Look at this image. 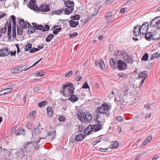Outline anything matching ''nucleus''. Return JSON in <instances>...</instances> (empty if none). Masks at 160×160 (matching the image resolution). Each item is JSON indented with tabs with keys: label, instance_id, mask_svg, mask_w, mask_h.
I'll return each mask as SVG.
<instances>
[{
	"label": "nucleus",
	"instance_id": "nucleus-1",
	"mask_svg": "<svg viewBox=\"0 0 160 160\" xmlns=\"http://www.w3.org/2000/svg\"><path fill=\"white\" fill-rule=\"evenodd\" d=\"M63 90L61 93H63L65 97H70L73 94L75 88L73 87V84L70 83H67L63 85Z\"/></svg>",
	"mask_w": 160,
	"mask_h": 160
},
{
	"label": "nucleus",
	"instance_id": "nucleus-2",
	"mask_svg": "<svg viewBox=\"0 0 160 160\" xmlns=\"http://www.w3.org/2000/svg\"><path fill=\"white\" fill-rule=\"evenodd\" d=\"M111 108H109L108 104L106 102L103 103L100 107H98L96 111L98 113L103 114L106 116L108 117L110 115L109 110H110Z\"/></svg>",
	"mask_w": 160,
	"mask_h": 160
},
{
	"label": "nucleus",
	"instance_id": "nucleus-3",
	"mask_svg": "<svg viewBox=\"0 0 160 160\" xmlns=\"http://www.w3.org/2000/svg\"><path fill=\"white\" fill-rule=\"evenodd\" d=\"M36 11L38 12H48L50 10L49 6L46 4H43L40 6V7H37Z\"/></svg>",
	"mask_w": 160,
	"mask_h": 160
},
{
	"label": "nucleus",
	"instance_id": "nucleus-4",
	"mask_svg": "<svg viewBox=\"0 0 160 160\" xmlns=\"http://www.w3.org/2000/svg\"><path fill=\"white\" fill-rule=\"evenodd\" d=\"M117 67L120 70H125L127 68V64L121 60H118L117 62Z\"/></svg>",
	"mask_w": 160,
	"mask_h": 160
},
{
	"label": "nucleus",
	"instance_id": "nucleus-5",
	"mask_svg": "<svg viewBox=\"0 0 160 160\" xmlns=\"http://www.w3.org/2000/svg\"><path fill=\"white\" fill-rule=\"evenodd\" d=\"M46 138V136L43 138H40L39 140H38V141H36V142H35V141L32 142V141L29 142H27V143L26 144V145L27 146H28L30 144L32 143H33V146L34 147L35 150H38V149L40 147V145L38 144V143L40 142L41 140L42 139H44Z\"/></svg>",
	"mask_w": 160,
	"mask_h": 160
},
{
	"label": "nucleus",
	"instance_id": "nucleus-6",
	"mask_svg": "<svg viewBox=\"0 0 160 160\" xmlns=\"http://www.w3.org/2000/svg\"><path fill=\"white\" fill-rule=\"evenodd\" d=\"M149 27V23L148 22H144L140 27V29L142 31V35H144L148 30Z\"/></svg>",
	"mask_w": 160,
	"mask_h": 160
},
{
	"label": "nucleus",
	"instance_id": "nucleus-7",
	"mask_svg": "<svg viewBox=\"0 0 160 160\" xmlns=\"http://www.w3.org/2000/svg\"><path fill=\"white\" fill-rule=\"evenodd\" d=\"M140 28V26L138 25H136L134 27L133 32L134 36L137 37L139 34L140 35H142V32Z\"/></svg>",
	"mask_w": 160,
	"mask_h": 160
},
{
	"label": "nucleus",
	"instance_id": "nucleus-8",
	"mask_svg": "<svg viewBox=\"0 0 160 160\" xmlns=\"http://www.w3.org/2000/svg\"><path fill=\"white\" fill-rule=\"evenodd\" d=\"M123 58L124 61L127 63L132 64L134 62L133 59L127 53L123 55Z\"/></svg>",
	"mask_w": 160,
	"mask_h": 160
},
{
	"label": "nucleus",
	"instance_id": "nucleus-9",
	"mask_svg": "<svg viewBox=\"0 0 160 160\" xmlns=\"http://www.w3.org/2000/svg\"><path fill=\"white\" fill-rule=\"evenodd\" d=\"M8 48H5L2 49H0V57H3L7 56L9 53Z\"/></svg>",
	"mask_w": 160,
	"mask_h": 160
},
{
	"label": "nucleus",
	"instance_id": "nucleus-10",
	"mask_svg": "<svg viewBox=\"0 0 160 160\" xmlns=\"http://www.w3.org/2000/svg\"><path fill=\"white\" fill-rule=\"evenodd\" d=\"M29 8L32 9L36 11L38 6L36 4V1L35 0H30L29 3Z\"/></svg>",
	"mask_w": 160,
	"mask_h": 160
},
{
	"label": "nucleus",
	"instance_id": "nucleus-11",
	"mask_svg": "<svg viewBox=\"0 0 160 160\" xmlns=\"http://www.w3.org/2000/svg\"><path fill=\"white\" fill-rule=\"evenodd\" d=\"M145 34H146L145 36V38L148 41H150L151 38H152L153 40H159L160 39V37H158L156 38H153V35L151 32H149L147 33H146Z\"/></svg>",
	"mask_w": 160,
	"mask_h": 160
},
{
	"label": "nucleus",
	"instance_id": "nucleus-12",
	"mask_svg": "<svg viewBox=\"0 0 160 160\" xmlns=\"http://www.w3.org/2000/svg\"><path fill=\"white\" fill-rule=\"evenodd\" d=\"M64 2L65 7L67 8H74V4L73 2L70 1L69 0H63Z\"/></svg>",
	"mask_w": 160,
	"mask_h": 160
},
{
	"label": "nucleus",
	"instance_id": "nucleus-13",
	"mask_svg": "<svg viewBox=\"0 0 160 160\" xmlns=\"http://www.w3.org/2000/svg\"><path fill=\"white\" fill-rule=\"evenodd\" d=\"M86 113H84L82 110H80L78 112V116L79 119L80 120H83L85 119V117Z\"/></svg>",
	"mask_w": 160,
	"mask_h": 160
},
{
	"label": "nucleus",
	"instance_id": "nucleus-14",
	"mask_svg": "<svg viewBox=\"0 0 160 160\" xmlns=\"http://www.w3.org/2000/svg\"><path fill=\"white\" fill-rule=\"evenodd\" d=\"M32 24L33 26H32L31 25V27H29L28 28V33H30V34L36 31L35 25H36V23L33 22L32 23Z\"/></svg>",
	"mask_w": 160,
	"mask_h": 160
},
{
	"label": "nucleus",
	"instance_id": "nucleus-15",
	"mask_svg": "<svg viewBox=\"0 0 160 160\" xmlns=\"http://www.w3.org/2000/svg\"><path fill=\"white\" fill-rule=\"evenodd\" d=\"M158 18L159 17L155 18L151 21L150 24V26L151 27L154 28V27H156Z\"/></svg>",
	"mask_w": 160,
	"mask_h": 160
},
{
	"label": "nucleus",
	"instance_id": "nucleus-16",
	"mask_svg": "<svg viewBox=\"0 0 160 160\" xmlns=\"http://www.w3.org/2000/svg\"><path fill=\"white\" fill-rule=\"evenodd\" d=\"M40 125H38L36 128H35L32 131V136H37L39 135L41 132L40 129L39 128Z\"/></svg>",
	"mask_w": 160,
	"mask_h": 160
},
{
	"label": "nucleus",
	"instance_id": "nucleus-17",
	"mask_svg": "<svg viewBox=\"0 0 160 160\" xmlns=\"http://www.w3.org/2000/svg\"><path fill=\"white\" fill-rule=\"evenodd\" d=\"M92 118V116L90 113L87 112L85 115V119L84 120L86 121L87 122H91Z\"/></svg>",
	"mask_w": 160,
	"mask_h": 160
},
{
	"label": "nucleus",
	"instance_id": "nucleus-18",
	"mask_svg": "<svg viewBox=\"0 0 160 160\" xmlns=\"http://www.w3.org/2000/svg\"><path fill=\"white\" fill-rule=\"evenodd\" d=\"M86 137L85 135L79 134L76 136L75 140L77 142H80L83 140Z\"/></svg>",
	"mask_w": 160,
	"mask_h": 160
},
{
	"label": "nucleus",
	"instance_id": "nucleus-19",
	"mask_svg": "<svg viewBox=\"0 0 160 160\" xmlns=\"http://www.w3.org/2000/svg\"><path fill=\"white\" fill-rule=\"evenodd\" d=\"M25 134V130L22 127H20L18 130L15 132V134L17 136Z\"/></svg>",
	"mask_w": 160,
	"mask_h": 160
},
{
	"label": "nucleus",
	"instance_id": "nucleus-20",
	"mask_svg": "<svg viewBox=\"0 0 160 160\" xmlns=\"http://www.w3.org/2000/svg\"><path fill=\"white\" fill-rule=\"evenodd\" d=\"M19 25L21 27L22 29H24L26 28V23L23 19H19Z\"/></svg>",
	"mask_w": 160,
	"mask_h": 160
},
{
	"label": "nucleus",
	"instance_id": "nucleus-21",
	"mask_svg": "<svg viewBox=\"0 0 160 160\" xmlns=\"http://www.w3.org/2000/svg\"><path fill=\"white\" fill-rule=\"evenodd\" d=\"M148 76V74L147 72L145 71H143L142 72H140L138 75V77L139 78L146 79Z\"/></svg>",
	"mask_w": 160,
	"mask_h": 160
},
{
	"label": "nucleus",
	"instance_id": "nucleus-22",
	"mask_svg": "<svg viewBox=\"0 0 160 160\" xmlns=\"http://www.w3.org/2000/svg\"><path fill=\"white\" fill-rule=\"evenodd\" d=\"M47 114L49 117H52L53 115V111L51 107L48 106L47 108Z\"/></svg>",
	"mask_w": 160,
	"mask_h": 160
},
{
	"label": "nucleus",
	"instance_id": "nucleus-23",
	"mask_svg": "<svg viewBox=\"0 0 160 160\" xmlns=\"http://www.w3.org/2000/svg\"><path fill=\"white\" fill-rule=\"evenodd\" d=\"M70 26L71 27L75 28L78 25L79 23L78 21H75L72 20L68 21Z\"/></svg>",
	"mask_w": 160,
	"mask_h": 160
},
{
	"label": "nucleus",
	"instance_id": "nucleus-24",
	"mask_svg": "<svg viewBox=\"0 0 160 160\" xmlns=\"http://www.w3.org/2000/svg\"><path fill=\"white\" fill-rule=\"evenodd\" d=\"M93 128H94L95 132H97L99 131L102 128V125L99 122H98L96 124L93 125Z\"/></svg>",
	"mask_w": 160,
	"mask_h": 160
},
{
	"label": "nucleus",
	"instance_id": "nucleus-25",
	"mask_svg": "<svg viewBox=\"0 0 160 160\" xmlns=\"http://www.w3.org/2000/svg\"><path fill=\"white\" fill-rule=\"evenodd\" d=\"M78 98L77 95H74L73 94L70 96V97L68 99L72 102H76L78 100Z\"/></svg>",
	"mask_w": 160,
	"mask_h": 160
},
{
	"label": "nucleus",
	"instance_id": "nucleus-26",
	"mask_svg": "<svg viewBox=\"0 0 160 160\" xmlns=\"http://www.w3.org/2000/svg\"><path fill=\"white\" fill-rule=\"evenodd\" d=\"M98 64L99 67L101 69H102L105 68V65L104 62L102 59H99L98 61Z\"/></svg>",
	"mask_w": 160,
	"mask_h": 160
},
{
	"label": "nucleus",
	"instance_id": "nucleus-27",
	"mask_svg": "<svg viewBox=\"0 0 160 160\" xmlns=\"http://www.w3.org/2000/svg\"><path fill=\"white\" fill-rule=\"evenodd\" d=\"M74 8H73L67 7L65 9H64V13L67 15L69 14L72 12Z\"/></svg>",
	"mask_w": 160,
	"mask_h": 160
},
{
	"label": "nucleus",
	"instance_id": "nucleus-28",
	"mask_svg": "<svg viewBox=\"0 0 160 160\" xmlns=\"http://www.w3.org/2000/svg\"><path fill=\"white\" fill-rule=\"evenodd\" d=\"M119 145L118 142L116 141L113 142L112 144L110 146L109 148H115L118 147Z\"/></svg>",
	"mask_w": 160,
	"mask_h": 160
},
{
	"label": "nucleus",
	"instance_id": "nucleus-29",
	"mask_svg": "<svg viewBox=\"0 0 160 160\" xmlns=\"http://www.w3.org/2000/svg\"><path fill=\"white\" fill-rule=\"evenodd\" d=\"M4 26V27L1 28L0 29V38H1L2 36V34H5L6 33L7 31V28H6V25Z\"/></svg>",
	"mask_w": 160,
	"mask_h": 160
},
{
	"label": "nucleus",
	"instance_id": "nucleus-30",
	"mask_svg": "<svg viewBox=\"0 0 160 160\" xmlns=\"http://www.w3.org/2000/svg\"><path fill=\"white\" fill-rule=\"evenodd\" d=\"M160 56V53L157 52L154 53L152 55L150 59V60L151 61L155 58H158Z\"/></svg>",
	"mask_w": 160,
	"mask_h": 160
},
{
	"label": "nucleus",
	"instance_id": "nucleus-31",
	"mask_svg": "<svg viewBox=\"0 0 160 160\" xmlns=\"http://www.w3.org/2000/svg\"><path fill=\"white\" fill-rule=\"evenodd\" d=\"M110 65L112 68H115L116 66V62L114 61L113 58H111L109 60Z\"/></svg>",
	"mask_w": 160,
	"mask_h": 160
},
{
	"label": "nucleus",
	"instance_id": "nucleus-32",
	"mask_svg": "<svg viewBox=\"0 0 160 160\" xmlns=\"http://www.w3.org/2000/svg\"><path fill=\"white\" fill-rule=\"evenodd\" d=\"M45 74V73L44 72H38L36 73H33V74L35 77H40L44 76Z\"/></svg>",
	"mask_w": 160,
	"mask_h": 160
},
{
	"label": "nucleus",
	"instance_id": "nucleus-33",
	"mask_svg": "<svg viewBox=\"0 0 160 160\" xmlns=\"http://www.w3.org/2000/svg\"><path fill=\"white\" fill-rule=\"evenodd\" d=\"M54 36V35L52 34L48 36L47 38L45 39L46 41L47 42H50Z\"/></svg>",
	"mask_w": 160,
	"mask_h": 160
},
{
	"label": "nucleus",
	"instance_id": "nucleus-34",
	"mask_svg": "<svg viewBox=\"0 0 160 160\" xmlns=\"http://www.w3.org/2000/svg\"><path fill=\"white\" fill-rule=\"evenodd\" d=\"M48 102L46 101H43L41 102L38 103V105L40 108L44 107L47 105Z\"/></svg>",
	"mask_w": 160,
	"mask_h": 160
},
{
	"label": "nucleus",
	"instance_id": "nucleus-35",
	"mask_svg": "<svg viewBox=\"0 0 160 160\" xmlns=\"http://www.w3.org/2000/svg\"><path fill=\"white\" fill-rule=\"evenodd\" d=\"M11 18L12 19V28H16V17L14 15H12L11 16Z\"/></svg>",
	"mask_w": 160,
	"mask_h": 160
},
{
	"label": "nucleus",
	"instance_id": "nucleus-36",
	"mask_svg": "<svg viewBox=\"0 0 160 160\" xmlns=\"http://www.w3.org/2000/svg\"><path fill=\"white\" fill-rule=\"evenodd\" d=\"M35 26L36 30L37 29V30H42V31H43V29L44 28V26L42 25H38L36 23V25H35Z\"/></svg>",
	"mask_w": 160,
	"mask_h": 160
},
{
	"label": "nucleus",
	"instance_id": "nucleus-37",
	"mask_svg": "<svg viewBox=\"0 0 160 160\" xmlns=\"http://www.w3.org/2000/svg\"><path fill=\"white\" fill-rule=\"evenodd\" d=\"M4 93L5 94H7L9 93L12 90V88H6L3 89Z\"/></svg>",
	"mask_w": 160,
	"mask_h": 160
},
{
	"label": "nucleus",
	"instance_id": "nucleus-38",
	"mask_svg": "<svg viewBox=\"0 0 160 160\" xmlns=\"http://www.w3.org/2000/svg\"><path fill=\"white\" fill-rule=\"evenodd\" d=\"M118 76L119 77H120L124 79L127 78L128 77V75L123 73L122 72L119 73L118 74Z\"/></svg>",
	"mask_w": 160,
	"mask_h": 160
},
{
	"label": "nucleus",
	"instance_id": "nucleus-39",
	"mask_svg": "<svg viewBox=\"0 0 160 160\" xmlns=\"http://www.w3.org/2000/svg\"><path fill=\"white\" fill-rule=\"evenodd\" d=\"M114 55H115L116 58H119V57L122 55V52L121 51H118L114 53Z\"/></svg>",
	"mask_w": 160,
	"mask_h": 160
},
{
	"label": "nucleus",
	"instance_id": "nucleus-40",
	"mask_svg": "<svg viewBox=\"0 0 160 160\" xmlns=\"http://www.w3.org/2000/svg\"><path fill=\"white\" fill-rule=\"evenodd\" d=\"M64 10V8H62L58 10L57 11H53V12H54V13L56 14L59 15L61 13L63 12Z\"/></svg>",
	"mask_w": 160,
	"mask_h": 160
},
{
	"label": "nucleus",
	"instance_id": "nucleus-41",
	"mask_svg": "<svg viewBox=\"0 0 160 160\" xmlns=\"http://www.w3.org/2000/svg\"><path fill=\"white\" fill-rule=\"evenodd\" d=\"M32 44L31 43H28L27 44L25 47V51H27L32 48Z\"/></svg>",
	"mask_w": 160,
	"mask_h": 160
},
{
	"label": "nucleus",
	"instance_id": "nucleus-42",
	"mask_svg": "<svg viewBox=\"0 0 160 160\" xmlns=\"http://www.w3.org/2000/svg\"><path fill=\"white\" fill-rule=\"evenodd\" d=\"M17 34L19 35H21L22 34V28L19 27H18L17 28Z\"/></svg>",
	"mask_w": 160,
	"mask_h": 160
},
{
	"label": "nucleus",
	"instance_id": "nucleus-43",
	"mask_svg": "<svg viewBox=\"0 0 160 160\" xmlns=\"http://www.w3.org/2000/svg\"><path fill=\"white\" fill-rule=\"evenodd\" d=\"M148 59V54L147 53H145L142 57L141 59L142 61H147Z\"/></svg>",
	"mask_w": 160,
	"mask_h": 160
},
{
	"label": "nucleus",
	"instance_id": "nucleus-44",
	"mask_svg": "<svg viewBox=\"0 0 160 160\" xmlns=\"http://www.w3.org/2000/svg\"><path fill=\"white\" fill-rule=\"evenodd\" d=\"M62 30V28H56L53 31V33L55 35H57L58 32Z\"/></svg>",
	"mask_w": 160,
	"mask_h": 160
},
{
	"label": "nucleus",
	"instance_id": "nucleus-45",
	"mask_svg": "<svg viewBox=\"0 0 160 160\" xmlns=\"http://www.w3.org/2000/svg\"><path fill=\"white\" fill-rule=\"evenodd\" d=\"M112 13L111 12H108L106 14L105 16V18L106 19H107L111 17H112Z\"/></svg>",
	"mask_w": 160,
	"mask_h": 160
},
{
	"label": "nucleus",
	"instance_id": "nucleus-46",
	"mask_svg": "<svg viewBox=\"0 0 160 160\" xmlns=\"http://www.w3.org/2000/svg\"><path fill=\"white\" fill-rule=\"evenodd\" d=\"M80 16L79 15H76L72 17H71V18L72 19V20H78L80 18Z\"/></svg>",
	"mask_w": 160,
	"mask_h": 160
},
{
	"label": "nucleus",
	"instance_id": "nucleus-47",
	"mask_svg": "<svg viewBox=\"0 0 160 160\" xmlns=\"http://www.w3.org/2000/svg\"><path fill=\"white\" fill-rule=\"evenodd\" d=\"M78 34L77 32H74L72 33L69 34V37L70 38H73L77 36Z\"/></svg>",
	"mask_w": 160,
	"mask_h": 160
},
{
	"label": "nucleus",
	"instance_id": "nucleus-48",
	"mask_svg": "<svg viewBox=\"0 0 160 160\" xmlns=\"http://www.w3.org/2000/svg\"><path fill=\"white\" fill-rule=\"evenodd\" d=\"M73 72L72 71H70L68 73H66L65 77L67 78H69L72 75Z\"/></svg>",
	"mask_w": 160,
	"mask_h": 160
},
{
	"label": "nucleus",
	"instance_id": "nucleus-49",
	"mask_svg": "<svg viewBox=\"0 0 160 160\" xmlns=\"http://www.w3.org/2000/svg\"><path fill=\"white\" fill-rule=\"evenodd\" d=\"M16 36V28H12V37L15 38Z\"/></svg>",
	"mask_w": 160,
	"mask_h": 160
},
{
	"label": "nucleus",
	"instance_id": "nucleus-50",
	"mask_svg": "<svg viewBox=\"0 0 160 160\" xmlns=\"http://www.w3.org/2000/svg\"><path fill=\"white\" fill-rule=\"evenodd\" d=\"M82 88H86V89H87L88 88H89V86L88 84L87 81H86L84 83Z\"/></svg>",
	"mask_w": 160,
	"mask_h": 160
},
{
	"label": "nucleus",
	"instance_id": "nucleus-51",
	"mask_svg": "<svg viewBox=\"0 0 160 160\" xmlns=\"http://www.w3.org/2000/svg\"><path fill=\"white\" fill-rule=\"evenodd\" d=\"M7 34L8 38L10 39L11 38V29H8Z\"/></svg>",
	"mask_w": 160,
	"mask_h": 160
},
{
	"label": "nucleus",
	"instance_id": "nucleus-52",
	"mask_svg": "<svg viewBox=\"0 0 160 160\" xmlns=\"http://www.w3.org/2000/svg\"><path fill=\"white\" fill-rule=\"evenodd\" d=\"M45 26V28H44L43 29V31H42V32L48 31L50 27L48 25H46Z\"/></svg>",
	"mask_w": 160,
	"mask_h": 160
},
{
	"label": "nucleus",
	"instance_id": "nucleus-53",
	"mask_svg": "<svg viewBox=\"0 0 160 160\" xmlns=\"http://www.w3.org/2000/svg\"><path fill=\"white\" fill-rule=\"evenodd\" d=\"M117 104L118 105H121L123 104L122 100L120 99L119 100H117L116 101Z\"/></svg>",
	"mask_w": 160,
	"mask_h": 160
},
{
	"label": "nucleus",
	"instance_id": "nucleus-54",
	"mask_svg": "<svg viewBox=\"0 0 160 160\" xmlns=\"http://www.w3.org/2000/svg\"><path fill=\"white\" fill-rule=\"evenodd\" d=\"M39 50V49L36 48H33L29 51L30 53H33L36 51H38Z\"/></svg>",
	"mask_w": 160,
	"mask_h": 160
},
{
	"label": "nucleus",
	"instance_id": "nucleus-55",
	"mask_svg": "<svg viewBox=\"0 0 160 160\" xmlns=\"http://www.w3.org/2000/svg\"><path fill=\"white\" fill-rule=\"evenodd\" d=\"M158 29L160 30V17H159L158 19V22L157 24V26Z\"/></svg>",
	"mask_w": 160,
	"mask_h": 160
},
{
	"label": "nucleus",
	"instance_id": "nucleus-56",
	"mask_svg": "<svg viewBox=\"0 0 160 160\" xmlns=\"http://www.w3.org/2000/svg\"><path fill=\"white\" fill-rule=\"evenodd\" d=\"M23 67H16L17 73H18L22 71V68H23Z\"/></svg>",
	"mask_w": 160,
	"mask_h": 160
},
{
	"label": "nucleus",
	"instance_id": "nucleus-57",
	"mask_svg": "<svg viewBox=\"0 0 160 160\" xmlns=\"http://www.w3.org/2000/svg\"><path fill=\"white\" fill-rule=\"evenodd\" d=\"M114 0H107L105 2V4H109L112 3L114 2Z\"/></svg>",
	"mask_w": 160,
	"mask_h": 160
},
{
	"label": "nucleus",
	"instance_id": "nucleus-58",
	"mask_svg": "<svg viewBox=\"0 0 160 160\" xmlns=\"http://www.w3.org/2000/svg\"><path fill=\"white\" fill-rule=\"evenodd\" d=\"M26 148L25 147H24V148H22L20 150V151H18L17 152V153H19V154L20 155L22 154L23 153V152L24 151V149H25Z\"/></svg>",
	"mask_w": 160,
	"mask_h": 160
},
{
	"label": "nucleus",
	"instance_id": "nucleus-59",
	"mask_svg": "<svg viewBox=\"0 0 160 160\" xmlns=\"http://www.w3.org/2000/svg\"><path fill=\"white\" fill-rule=\"evenodd\" d=\"M117 120L118 122H122L123 121V118L121 116H119L117 117Z\"/></svg>",
	"mask_w": 160,
	"mask_h": 160
},
{
	"label": "nucleus",
	"instance_id": "nucleus-60",
	"mask_svg": "<svg viewBox=\"0 0 160 160\" xmlns=\"http://www.w3.org/2000/svg\"><path fill=\"white\" fill-rule=\"evenodd\" d=\"M65 118L64 116H60L58 118V120L60 122H62L64 121Z\"/></svg>",
	"mask_w": 160,
	"mask_h": 160
},
{
	"label": "nucleus",
	"instance_id": "nucleus-61",
	"mask_svg": "<svg viewBox=\"0 0 160 160\" xmlns=\"http://www.w3.org/2000/svg\"><path fill=\"white\" fill-rule=\"evenodd\" d=\"M152 138V135H150L147 137L145 140L148 142L151 140Z\"/></svg>",
	"mask_w": 160,
	"mask_h": 160
},
{
	"label": "nucleus",
	"instance_id": "nucleus-62",
	"mask_svg": "<svg viewBox=\"0 0 160 160\" xmlns=\"http://www.w3.org/2000/svg\"><path fill=\"white\" fill-rule=\"evenodd\" d=\"M11 72L13 73H17V72L16 68H14L11 70Z\"/></svg>",
	"mask_w": 160,
	"mask_h": 160
},
{
	"label": "nucleus",
	"instance_id": "nucleus-63",
	"mask_svg": "<svg viewBox=\"0 0 160 160\" xmlns=\"http://www.w3.org/2000/svg\"><path fill=\"white\" fill-rule=\"evenodd\" d=\"M144 107L145 108H147V109H148L150 107V105L149 104L147 103L144 104Z\"/></svg>",
	"mask_w": 160,
	"mask_h": 160
},
{
	"label": "nucleus",
	"instance_id": "nucleus-64",
	"mask_svg": "<svg viewBox=\"0 0 160 160\" xmlns=\"http://www.w3.org/2000/svg\"><path fill=\"white\" fill-rule=\"evenodd\" d=\"M82 77L80 75H78L76 78V80L77 81H79L82 79Z\"/></svg>",
	"mask_w": 160,
	"mask_h": 160
}]
</instances>
